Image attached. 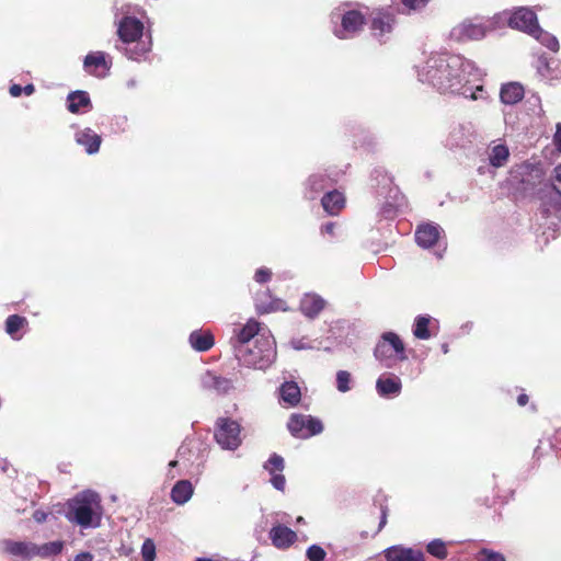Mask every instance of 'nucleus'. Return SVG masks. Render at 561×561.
<instances>
[{
	"label": "nucleus",
	"mask_w": 561,
	"mask_h": 561,
	"mask_svg": "<svg viewBox=\"0 0 561 561\" xmlns=\"http://www.w3.org/2000/svg\"><path fill=\"white\" fill-rule=\"evenodd\" d=\"M382 554L387 561H425L424 553L420 549L403 545L388 547L382 551Z\"/></svg>",
	"instance_id": "2eb2a0df"
},
{
	"label": "nucleus",
	"mask_w": 561,
	"mask_h": 561,
	"mask_svg": "<svg viewBox=\"0 0 561 561\" xmlns=\"http://www.w3.org/2000/svg\"><path fill=\"white\" fill-rule=\"evenodd\" d=\"M442 350H443V352L445 354L448 353V345L447 344H443Z\"/></svg>",
	"instance_id": "69168bd1"
},
{
	"label": "nucleus",
	"mask_w": 561,
	"mask_h": 561,
	"mask_svg": "<svg viewBox=\"0 0 561 561\" xmlns=\"http://www.w3.org/2000/svg\"><path fill=\"white\" fill-rule=\"evenodd\" d=\"M4 551L9 554L28 560L35 557V545L24 541L7 540L4 541Z\"/></svg>",
	"instance_id": "b1692460"
},
{
	"label": "nucleus",
	"mask_w": 561,
	"mask_h": 561,
	"mask_svg": "<svg viewBox=\"0 0 561 561\" xmlns=\"http://www.w3.org/2000/svg\"><path fill=\"white\" fill-rule=\"evenodd\" d=\"M501 14H503V16L500 20V26L507 22L512 28L526 32L530 35L533 30L539 26L536 13L528 8L522 7L512 13L502 12Z\"/></svg>",
	"instance_id": "6e6552de"
},
{
	"label": "nucleus",
	"mask_w": 561,
	"mask_h": 561,
	"mask_svg": "<svg viewBox=\"0 0 561 561\" xmlns=\"http://www.w3.org/2000/svg\"><path fill=\"white\" fill-rule=\"evenodd\" d=\"M335 227H336L335 222L329 221V222H327V224L321 226V233L322 234H329V236L333 237L334 236Z\"/></svg>",
	"instance_id": "09e8293b"
},
{
	"label": "nucleus",
	"mask_w": 561,
	"mask_h": 561,
	"mask_svg": "<svg viewBox=\"0 0 561 561\" xmlns=\"http://www.w3.org/2000/svg\"><path fill=\"white\" fill-rule=\"evenodd\" d=\"M64 545L61 541H51L44 543L43 546L35 545V556L49 557L57 556L61 552Z\"/></svg>",
	"instance_id": "72a5a7b5"
},
{
	"label": "nucleus",
	"mask_w": 561,
	"mask_h": 561,
	"mask_svg": "<svg viewBox=\"0 0 561 561\" xmlns=\"http://www.w3.org/2000/svg\"><path fill=\"white\" fill-rule=\"evenodd\" d=\"M307 557L310 561H316V557H317V553H316V545H311L308 549H307Z\"/></svg>",
	"instance_id": "5fc2aeb1"
},
{
	"label": "nucleus",
	"mask_w": 561,
	"mask_h": 561,
	"mask_svg": "<svg viewBox=\"0 0 561 561\" xmlns=\"http://www.w3.org/2000/svg\"><path fill=\"white\" fill-rule=\"evenodd\" d=\"M430 317L419 316L414 321L413 334L416 339L427 340L431 337V333L428 331Z\"/></svg>",
	"instance_id": "473e14b6"
},
{
	"label": "nucleus",
	"mask_w": 561,
	"mask_h": 561,
	"mask_svg": "<svg viewBox=\"0 0 561 561\" xmlns=\"http://www.w3.org/2000/svg\"><path fill=\"white\" fill-rule=\"evenodd\" d=\"M260 323L255 320H249L238 332L237 340L239 345H250L252 339L260 336Z\"/></svg>",
	"instance_id": "c756f323"
},
{
	"label": "nucleus",
	"mask_w": 561,
	"mask_h": 561,
	"mask_svg": "<svg viewBox=\"0 0 561 561\" xmlns=\"http://www.w3.org/2000/svg\"><path fill=\"white\" fill-rule=\"evenodd\" d=\"M279 400L288 407H296L301 399V391L297 382L285 381L278 389Z\"/></svg>",
	"instance_id": "4be33fe9"
},
{
	"label": "nucleus",
	"mask_w": 561,
	"mask_h": 561,
	"mask_svg": "<svg viewBox=\"0 0 561 561\" xmlns=\"http://www.w3.org/2000/svg\"><path fill=\"white\" fill-rule=\"evenodd\" d=\"M365 24V15L358 10H347L341 16V26L334 33L339 38L346 39L356 36Z\"/></svg>",
	"instance_id": "9d476101"
},
{
	"label": "nucleus",
	"mask_w": 561,
	"mask_h": 561,
	"mask_svg": "<svg viewBox=\"0 0 561 561\" xmlns=\"http://www.w3.org/2000/svg\"><path fill=\"white\" fill-rule=\"evenodd\" d=\"M376 389L381 397L397 396L401 391V380L397 376H381L376 382Z\"/></svg>",
	"instance_id": "393cba45"
},
{
	"label": "nucleus",
	"mask_w": 561,
	"mask_h": 561,
	"mask_svg": "<svg viewBox=\"0 0 561 561\" xmlns=\"http://www.w3.org/2000/svg\"><path fill=\"white\" fill-rule=\"evenodd\" d=\"M214 437L222 449L236 450L242 443L241 425L230 417H218Z\"/></svg>",
	"instance_id": "0eeeda50"
},
{
	"label": "nucleus",
	"mask_w": 561,
	"mask_h": 561,
	"mask_svg": "<svg viewBox=\"0 0 561 561\" xmlns=\"http://www.w3.org/2000/svg\"><path fill=\"white\" fill-rule=\"evenodd\" d=\"M302 312L310 319L316 317V296L307 295L301 302Z\"/></svg>",
	"instance_id": "a19ab883"
},
{
	"label": "nucleus",
	"mask_w": 561,
	"mask_h": 561,
	"mask_svg": "<svg viewBox=\"0 0 561 561\" xmlns=\"http://www.w3.org/2000/svg\"><path fill=\"white\" fill-rule=\"evenodd\" d=\"M419 80L443 93L459 94L470 100L485 99L482 73L472 61L460 55L435 53L417 66Z\"/></svg>",
	"instance_id": "f257e3e1"
},
{
	"label": "nucleus",
	"mask_w": 561,
	"mask_h": 561,
	"mask_svg": "<svg viewBox=\"0 0 561 561\" xmlns=\"http://www.w3.org/2000/svg\"><path fill=\"white\" fill-rule=\"evenodd\" d=\"M46 517V514L45 513H42V512H35L34 514V518L37 520V522H42L44 520Z\"/></svg>",
	"instance_id": "052dcab7"
},
{
	"label": "nucleus",
	"mask_w": 561,
	"mask_h": 561,
	"mask_svg": "<svg viewBox=\"0 0 561 561\" xmlns=\"http://www.w3.org/2000/svg\"><path fill=\"white\" fill-rule=\"evenodd\" d=\"M191 346L197 352H207L215 344V337L208 330H195L188 336Z\"/></svg>",
	"instance_id": "412c9836"
},
{
	"label": "nucleus",
	"mask_w": 561,
	"mask_h": 561,
	"mask_svg": "<svg viewBox=\"0 0 561 561\" xmlns=\"http://www.w3.org/2000/svg\"><path fill=\"white\" fill-rule=\"evenodd\" d=\"M67 108L70 113L77 114L83 107H91V100L85 91H75L69 93Z\"/></svg>",
	"instance_id": "c85d7f7f"
},
{
	"label": "nucleus",
	"mask_w": 561,
	"mask_h": 561,
	"mask_svg": "<svg viewBox=\"0 0 561 561\" xmlns=\"http://www.w3.org/2000/svg\"><path fill=\"white\" fill-rule=\"evenodd\" d=\"M34 91H35V87L32 83H28L25 87H22V93H25L26 95L33 94Z\"/></svg>",
	"instance_id": "6e6d98bb"
},
{
	"label": "nucleus",
	"mask_w": 561,
	"mask_h": 561,
	"mask_svg": "<svg viewBox=\"0 0 561 561\" xmlns=\"http://www.w3.org/2000/svg\"><path fill=\"white\" fill-rule=\"evenodd\" d=\"M93 558L91 552H81L75 557L73 561H93Z\"/></svg>",
	"instance_id": "3c124183"
},
{
	"label": "nucleus",
	"mask_w": 561,
	"mask_h": 561,
	"mask_svg": "<svg viewBox=\"0 0 561 561\" xmlns=\"http://www.w3.org/2000/svg\"><path fill=\"white\" fill-rule=\"evenodd\" d=\"M542 182V171L531 163L515 165L510 171L508 183L517 192L528 193Z\"/></svg>",
	"instance_id": "423d86ee"
},
{
	"label": "nucleus",
	"mask_w": 561,
	"mask_h": 561,
	"mask_svg": "<svg viewBox=\"0 0 561 561\" xmlns=\"http://www.w3.org/2000/svg\"><path fill=\"white\" fill-rule=\"evenodd\" d=\"M477 138V129L473 123L462 122L450 127L446 138V145L450 148L466 147Z\"/></svg>",
	"instance_id": "9b49d317"
},
{
	"label": "nucleus",
	"mask_w": 561,
	"mask_h": 561,
	"mask_svg": "<svg viewBox=\"0 0 561 561\" xmlns=\"http://www.w3.org/2000/svg\"><path fill=\"white\" fill-rule=\"evenodd\" d=\"M502 16L503 14H495L488 19L466 20L450 31V37L456 42L481 39L488 32L500 26Z\"/></svg>",
	"instance_id": "20e7f679"
},
{
	"label": "nucleus",
	"mask_w": 561,
	"mask_h": 561,
	"mask_svg": "<svg viewBox=\"0 0 561 561\" xmlns=\"http://www.w3.org/2000/svg\"><path fill=\"white\" fill-rule=\"evenodd\" d=\"M323 348H324V350H329V348H330V346H329V345H324V346H323Z\"/></svg>",
	"instance_id": "774afa93"
},
{
	"label": "nucleus",
	"mask_w": 561,
	"mask_h": 561,
	"mask_svg": "<svg viewBox=\"0 0 561 561\" xmlns=\"http://www.w3.org/2000/svg\"><path fill=\"white\" fill-rule=\"evenodd\" d=\"M236 356L240 363L255 369H265L276 358L275 342L272 337L260 335L253 345H241L236 348Z\"/></svg>",
	"instance_id": "7ed1b4c3"
},
{
	"label": "nucleus",
	"mask_w": 561,
	"mask_h": 561,
	"mask_svg": "<svg viewBox=\"0 0 561 561\" xmlns=\"http://www.w3.org/2000/svg\"><path fill=\"white\" fill-rule=\"evenodd\" d=\"M84 68L94 76L101 77L110 69L103 51L91 53L84 58Z\"/></svg>",
	"instance_id": "aec40b11"
},
{
	"label": "nucleus",
	"mask_w": 561,
	"mask_h": 561,
	"mask_svg": "<svg viewBox=\"0 0 561 561\" xmlns=\"http://www.w3.org/2000/svg\"><path fill=\"white\" fill-rule=\"evenodd\" d=\"M343 330H344L343 324H342L340 321L335 322V324H334V325H331V327H330V330H329V331H330L331 335H330V336H328V339H329V340H330V339L337 340V339L342 337V335H343Z\"/></svg>",
	"instance_id": "a18cd8bd"
},
{
	"label": "nucleus",
	"mask_w": 561,
	"mask_h": 561,
	"mask_svg": "<svg viewBox=\"0 0 561 561\" xmlns=\"http://www.w3.org/2000/svg\"><path fill=\"white\" fill-rule=\"evenodd\" d=\"M477 561H506V558L497 551L482 548L476 556Z\"/></svg>",
	"instance_id": "4c0bfd02"
},
{
	"label": "nucleus",
	"mask_w": 561,
	"mask_h": 561,
	"mask_svg": "<svg viewBox=\"0 0 561 561\" xmlns=\"http://www.w3.org/2000/svg\"><path fill=\"white\" fill-rule=\"evenodd\" d=\"M336 388L340 392L351 389V374L346 370H339L336 374Z\"/></svg>",
	"instance_id": "58836bf2"
},
{
	"label": "nucleus",
	"mask_w": 561,
	"mask_h": 561,
	"mask_svg": "<svg viewBox=\"0 0 561 561\" xmlns=\"http://www.w3.org/2000/svg\"><path fill=\"white\" fill-rule=\"evenodd\" d=\"M273 546L277 549H288L296 540L297 534L287 526L277 524L268 533Z\"/></svg>",
	"instance_id": "dca6fc26"
},
{
	"label": "nucleus",
	"mask_w": 561,
	"mask_h": 561,
	"mask_svg": "<svg viewBox=\"0 0 561 561\" xmlns=\"http://www.w3.org/2000/svg\"><path fill=\"white\" fill-rule=\"evenodd\" d=\"M271 476H272V478H271L272 485L276 490L284 491L285 484H286V479H285L284 474L282 472H277V473H274Z\"/></svg>",
	"instance_id": "c03bdc74"
},
{
	"label": "nucleus",
	"mask_w": 561,
	"mask_h": 561,
	"mask_svg": "<svg viewBox=\"0 0 561 561\" xmlns=\"http://www.w3.org/2000/svg\"><path fill=\"white\" fill-rule=\"evenodd\" d=\"M388 520V506L386 504H380V522L378 525V529L376 534L382 530V528L387 525Z\"/></svg>",
	"instance_id": "49530a36"
},
{
	"label": "nucleus",
	"mask_w": 561,
	"mask_h": 561,
	"mask_svg": "<svg viewBox=\"0 0 561 561\" xmlns=\"http://www.w3.org/2000/svg\"><path fill=\"white\" fill-rule=\"evenodd\" d=\"M9 92L13 98H19L22 94V87L20 84H12Z\"/></svg>",
	"instance_id": "603ef678"
},
{
	"label": "nucleus",
	"mask_w": 561,
	"mask_h": 561,
	"mask_svg": "<svg viewBox=\"0 0 561 561\" xmlns=\"http://www.w3.org/2000/svg\"><path fill=\"white\" fill-rule=\"evenodd\" d=\"M66 518L82 528L98 527L101 522V497L96 492L83 491L67 502Z\"/></svg>",
	"instance_id": "f03ea898"
},
{
	"label": "nucleus",
	"mask_w": 561,
	"mask_h": 561,
	"mask_svg": "<svg viewBox=\"0 0 561 561\" xmlns=\"http://www.w3.org/2000/svg\"><path fill=\"white\" fill-rule=\"evenodd\" d=\"M552 193L545 196L541 202V211L546 217H561V164L553 170L551 179Z\"/></svg>",
	"instance_id": "1a4fd4ad"
},
{
	"label": "nucleus",
	"mask_w": 561,
	"mask_h": 561,
	"mask_svg": "<svg viewBox=\"0 0 561 561\" xmlns=\"http://www.w3.org/2000/svg\"><path fill=\"white\" fill-rule=\"evenodd\" d=\"M287 430L295 438H310L316 435V419L302 413H291L287 421Z\"/></svg>",
	"instance_id": "f8f14e48"
},
{
	"label": "nucleus",
	"mask_w": 561,
	"mask_h": 561,
	"mask_svg": "<svg viewBox=\"0 0 561 561\" xmlns=\"http://www.w3.org/2000/svg\"><path fill=\"white\" fill-rule=\"evenodd\" d=\"M286 311L285 302L271 296L270 291L262 293V313Z\"/></svg>",
	"instance_id": "2f4dec72"
},
{
	"label": "nucleus",
	"mask_w": 561,
	"mask_h": 561,
	"mask_svg": "<svg viewBox=\"0 0 561 561\" xmlns=\"http://www.w3.org/2000/svg\"><path fill=\"white\" fill-rule=\"evenodd\" d=\"M405 10L415 11L424 8L428 0H401Z\"/></svg>",
	"instance_id": "37998d69"
},
{
	"label": "nucleus",
	"mask_w": 561,
	"mask_h": 561,
	"mask_svg": "<svg viewBox=\"0 0 561 561\" xmlns=\"http://www.w3.org/2000/svg\"><path fill=\"white\" fill-rule=\"evenodd\" d=\"M500 98L501 101L505 104H516L524 98V88L517 82L503 84L500 92Z\"/></svg>",
	"instance_id": "cd10ccee"
},
{
	"label": "nucleus",
	"mask_w": 561,
	"mask_h": 561,
	"mask_svg": "<svg viewBox=\"0 0 561 561\" xmlns=\"http://www.w3.org/2000/svg\"><path fill=\"white\" fill-rule=\"evenodd\" d=\"M144 33V23L135 16H124L118 24L117 34L123 43L138 42Z\"/></svg>",
	"instance_id": "ddd939ff"
},
{
	"label": "nucleus",
	"mask_w": 561,
	"mask_h": 561,
	"mask_svg": "<svg viewBox=\"0 0 561 561\" xmlns=\"http://www.w3.org/2000/svg\"><path fill=\"white\" fill-rule=\"evenodd\" d=\"M79 145L85 148L87 153H96L100 149L102 138L90 128H85L76 135Z\"/></svg>",
	"instance_id": "5701e85b"
},
{
	"label": "nucleus",
	"mask_w": 561,
	"mask_h": 561,
	"mask_svg": "<svg viewBox=\"0 0 561 561\" xmlns=\"http://www.w3.org/2000/svg\"><path fill=\"white\" fill-rule=\"evenodd\" d=\"M553 144L558 151H561V123L556 125V133L553 136Z\"/></svg>",
	"instance_id": "8fccbe9b"
},
{
	"label": "nucleus",
	"mask_w": 561,
	"mask_h": 561,
	"mask_svg": "<svg viewBox=\"0 0 561 561\" xmlns=\"http://www.w3.org/2000/svg\"><path fill=\"white\" fill-rule=\"evenodd\" d=\"M178 466V460H172L169 462V467L173 468Z\"/></svg>",
	"instance_id": "680f3d73"
},
{
	"label": "nucleus",
	"mask_w": 561,
	"mask_h": 561,
	"mask_svg": "<svg viewBox=\"0 0 561 561\" xmlns=\"http://www.w3.org/2000/svg\"><path fill=\"white\" fill-rule=\"evenodd\" d=\"M194 493V488L191 481L180 480L171 490V499L174 503L183 505L190 501Z\"/></svg>",
	"instance_id": "bb28decb"
},
{
	"label": "nucleus",
	"mask_w": 561,
	"mask_h": 561,
	"mask_svg": "<svg viewBox=\"0 0 561 561\" xmlns=\"http://www.w3.org/2000/svg\"><path fill=\"white\" fill-rule=\"evenodd\" d=\"M195 561H214L209 558H197Z\"/></svg>",
	"instance_id": "0e129e2a"
},
{
	"label": "nucleus",
	"mask_w": 561,
	"mask_h": 561,
	"mask_svg": "<svg viewBox=\"0 0 561 561\" xmlns=\"http://www.w3.org/2000/svg\"><path fill=\"white\" fill-rule=\"evenodd\" d=\"M346 199L337 190L327 192L321 198L323 210L330 216H337L345 207Z\"/></svg>",
	"instance_id": "f3484780"
},
{
	"label": "nucleus",
	"mask_w": 561,
	"mask_h": 561,
	"mask_svg": "<svg viewBox=\"0 0 561 561\" xmlns=\"http://www.w3.org/2000/svg\"><path fill=\"white\" fill-rule=\"evenodd\" d=\"M382 214H383L386 217H391V216L394 214L393 205H392V204H386V205L382 207Z\"/></svg>",
	"instance_id": "864d4df0"
},
{
	"label": "nucleus",
	"mask_w": 561,
	"mask_h": 561,
	"mask_svg": "<svg viewBox=\"0 0 561 561\" xmlns=\"http://www.w3.org/2000/svg\"><path fill=\"white\" fill-rule=\"evenodd\" d=\"M327 552L324 549L318 546V561H323L325 559Z\"/></svg>",
	"instance_id": "13d9d810"
},
{
	"label": "nucleus",
	"mask_w": 561,
	"mask_h": 561,
	"mask_svg": "<svg viewBox=\"0 0 561 561\" xmlns=\"http://www.w3.org/2000/svg\"><path fill=\"white\" fill-rule=\"evenodd\" d=\"M378 180L379 176H382L381 181H378V184H382L383 186L391 183V179L386 174V172L381 169H376L373 173Z\"/></svg>",
	"instance_id": "de8ad7c7"
},
{
	"label": "nucleus",
	"mask_w": 561,
	"mask_h": 561,
	"mask_svg": "<svg viewBox=\"0 0 561 561\" xmlns=\"http://www.w3.org/2000/svg\"><path fill=\"white\" fill-rule=\"evenodd\" d=\"M323 430V426L321 424V422L318 420V434H320Z\"/></svg>",
	"instance_id": "e2e57ef3"
},
{
	"label": "nucleus",
	"mask_w": 561,
	"mask_h": 561,
	"mask_svg": "<svg viewBox=\"0 0 561 561\" xmlns=\"http://www.w3.org/2000/svg\"><path fill=\"white\" fill-rule=\"evenodd\" d=\"M142 561H154L156 559V545L152 539L148 538L144 541L141 547Z\"/></svg>",
	"instance_id": "ea45409f"
},
{
	"label": "nucleus",
	"mask_w": 561,
	"mask_h": 561,
	"mask_svg": "<svg viewBox=\"0 0 561 561\" xmlns=\"http://www.w3.org/2000/svg\"><path fill=\"white\" fill-rule=\"evenodd\" d=\"M26 319L19 314H11L5 320V331L11 336H14L25 324Z\"/></svg>",
	"instance_id": "f704fd0d"
},
{
	"label": "nucleus",
	"mask_w": 561,
	"mask_h": 561,
	"mask_svg": "<svg viewBox=\"0 0 561 561\" xmlns=\"http://www.w3.org/2000/svg\"><path fill=\"white\" fill-rule=\"evenodd\" d=\"M394 16L388 11L379 10L375 12L371 18V35L381 42L388 34L392 32Z\"/></svg>",
	"instance_id": "4468645a"
},
{
	"label": "nucleus",
	"mask_w": 561,
	"mask_h": 561,
	"mask_svg": "<svg viewBox=\"0 0 561 561\" xmlns=\"http://www.w3.org/2000/svg\"><path fill=\"white\" fill-rule=\"evenodd\" d=\"M204 385L206 388L215 390L219 394H226L233 388V382L222 376H217L210 371L204 377Z\"/></svg>",
	"instance_id": "a878e982"
},
{
	"label": "nucleus",
	"mask_w": 561,
	"mask_h": 561,
	"mask_svg": "<svg viewBox=\"0 0 561 561\" xmlns=\"http://www.w3.org/2000/svg\"><path fill=\"white\" fill-rule=\"evenodd\" d=\"M478 171H479V173H480V174H482V173L484 172V168H483V167H480V168L478 169Z\"/></svg>",
	"instance_id": "338daca9"
},
{
	"label": "nucleus",
	"mask_w": 561,
	"mask_h": 561,
	"mask_svg": "<svg viewBox=\"0 0 561 561\" xmlns=\"http://www.w3.org/2000/svg\"><path fill=\"white\" fill-rule=\"evenodd\" d=\"M317 304H318V313H319L320 311H322L324 309L325 301L318 296Z\"/></svg>",
	"instance_id": "bf43d9fd"
},
{
	"label": "nucleus",
	"mask_w": 561,
	"mask_h": 561,
	"mask_svg": "<svg viewBox=\"0 0 561 561\" xmlns=\"http://www.w3.org/2000/svg\"><path fill=\"white\" fill-rule=\"evenodd\" d=\"M271 278H272V271L267 267H261V268L256 270V272L254 274V279L260 284L267 283L271 280Z\"/></svg>",
	"instance_id": "79ce46f5"
},
{
	"label": "nucleus",
	"mask_w": 561,
	"mask_h": 561,
	"mask_svg": "<svg viewBox=\"0 0 561 561\" xmlns=\"http://www.w3.org/2000/svg\"><path fill=\"white\" fill-rule=\"evenodd\" d=\"M440 236V227L434 224H424L419 226L415 231L416 243L426 249L434 245Z\"/></svg>",
	"instance_id": "a211bd4d"
},
{
	"label": "nucleus",
	"mask_w": 561,
	"mask_h": 561,
	"mask_svg": "<svg viewBox=\"0 0 561 561\" xmlns=\"http://www.w3.org/2000/svg\"><path fill=\"white\" fill-rule=\"evenodd\" d=\"M517 402L519 405H525L528 402V397L526 394H519L517 398Z\"/></svg>",
	"instance_id": "4d7b16f0"
},
{
	"label": "nucleus",
	"mask_w": 561,
	"mask_h": 561,
	"mask_svg": "<svg viewBox=\"0 0 561 561\" xmlns=\"http://www.w3.org/2000/svg\"><path fill=\"white\" fill-rule=\"evenodd\" d=\"M510 154L508 147L501 141H493L488 148V160L490 165L494 169L506 165Z\"/></svg>",
	"instance_id": "6ab92c4d"
},
{
	"label": "nucleus",
	"mask_w": 561,
	"mask_h": 561,
	"mask_svg": "<svg viewBox=\"0 0 561 561\" xmlns=\"http://www.w3.org/2000/svg\"><path fill=\"white\" fill-rule=\"evenodd\" d=\"M375 357L385 368H393L407 359L404 344L398 334L387 332L375 347Z\"/></svg>",
	"instance_id": "39448f33"
},
{
	"label": "nucleus",
	"mask_w": 561,
	"mask_h": 561,
	"mask_svg": "<svg viewBox=\"0 0 561 561\" xmlns=\"http://www.w3.org/2000/svg\"><path fill=\"white\" fill-rule=\"evenodd\" d=\"M427 552L438 559H446L448 556V551L446 545L440 539H434L430 541L426 546Z\"/></svg>",
	"instance_id": "c9c22d12"
},
{
	"label": "nucleus",
	"mask_w": 561,
	"mask_h": 561,
	"mask_svg": "<svg viewBox=\"0 0 561 561\" xmlns=\"http://www.w3.org/2000/svg\"><path fill=\"white\" fill-rule=\"evenodd\" d=\"M531 36L539 41L543 46H546L551 51L557 53L559 50L558 38L554 35L543 31L540 26L535 27V30H533Z\"/></svg>",
	"instance_id": "7c9ffc66"
},
{
	"label": "nucleus",
	"mask_w": 561,
	"mask_h": 561,
	"mask_svg": "<svg viewBox=\"0 0 561 561\" xmlns=\"http://www.w3.org/2000/svg\"><path fill=\"white\" fill-rule=\"evenodd\" d=\"M264 468L270 472V474L283 472L285 468L284 458L277 454H273L264 465Z\"/></svg>",
	"instance_id": "e433bc0d"
}]
</instances>
